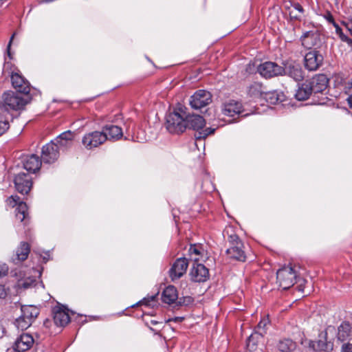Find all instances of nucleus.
I'll use <instances>...</instances> for the list:
<instances>
[{"mask_svg": "<svg viewBox=\"0 0 352 352\" xmlns=\"http://www.w3.org/2000/svg\"><path fill=\"white\" fill-rule=\"evenodd\" d=\"M186 107H179L166 116L165 126L172 134H180L186 129Z\"/></svg>", "mask_w": 352, "mask_h": 352, "instance_id": "obj_1", "label": "nucleus"}, {"mask_svg": "<svg viewBox=\"0 0 352 352\" xmlns=\"http://www.w3.org/2000/svg\"><path fill=\"white\" fill-rule=\"evenodd\" d=\"M186 129H191L196 131L195 138L196 142L202 141L209 135L215 131L214 128L208 127L203 129L206 122L202 116L195 114H187L186 116Z\"/></svg>", "mask_w": 352, "mask_h": 352, "instance_id": "obj_2", "label": "nucleus"}, {"mask_svg": "<svg viewBox=\"0 0 352 352\" xmlns=\"http://www.w3.org/2000/svg\"><path fill=\"white\" fill-rule=\"evenodd\" d=\"M20 92L16 93L12 91H8L2 95L3 106L6 110H20L30 102V97Z\"/></svg>", "mask_w": 352, "mask_h": 352, "instance_id": "obj_3", "label": "nucleus"}, {"mask_svg": "<svg viewBox=\"0 0 352 352\" xmlns=\"http://www.w3.org/2000/svg\"><path fill=\"white\" fill-rule=\"evenodd\" d=\"M3 71L4 72L8 71V73L10 75L12 85L17 92L28 95L30 91V84L20 74L17 68H12L10 63L6 62L3 66Z\"/></svg>", "mask_w": 352, "mask_h": 352, "instance_id": "obj_4", "label": "nucleus"}, {"mask_svg": "<svg viewBox=\"0 0 352 352\" xmlns=\"http://www.w3.org/2000/svg\"><path fill=\"white\" fill-rule=\"evenodd\" d=\"M336 329L333 326H328L325 331L322 332L319 336V340L317 341H311L309 343V348L316 351H331L333 350V344L331 341V335L334 336Z\"/></svg>", "mask_w": 352, "mask_h": 352, "instance_id": "obj_5", "label": "nucleus"}, {"mask_svg": "<svg viewBox=\"0 0 352 352\" xmlns=\"http://www.w3.org/2000/svg\"><path fill=\"white\" fill-rule=\"evenodd\" d=\"M229 248L226 250V254L230 258L244 262L246 256L244 252V245L241 240L236 234H232L228 239Z\"/></svg>", "mask_w": 352, "mask_h": 352, "instance_id": "obj_6", "label": "nucleus"}, {"mask_svg": "<svg viewBox=\"0 0 352 352\" xmlns=\"http://www.w3.org/2000/svg\"><path fill=\"white\" fill-rule=\"evenodd\" d=\"M276 278L280 287L285 290L295 284L296 273L291 265H287L278 270Z\"/></svg>", "mask_w": 352, "mask_h": 352, "instance_id": "obj_7", "label": "nucleus"}, {"mask_svg": "<svg viewBox=\"0 0 352 352\" xmlns=\"http://www.w3.org/2000/svg\"><path fill=\"white\" fill-rule=\"evenodd\" d=\"M338 340L342 343L340 352H352V327L349 322H343L338 328Z\"/></svg>", "mask_w": 352, "mask_h": 352, "instance_id": "obj_8", "label": "nucleus"}, {"mask_svg": "<svg viewBox=\"0 0 352 352\" xmlns=\"http://www.w3.org/2000/svg\"><path fill=\"white\" fill-rule=\"evenodd\" d=\"M258 73L265 78H272L278 76H283V67L271 61L261 63L257 67Z\"/></svg>", "mask_w": 352, "mask_h": 352, "instance_id": "obj_9", "label": "nucleus"}, {"mask_svg": "<svg viewBox=\"0 0 352 352\" xmlns=\"http://www.w3.org/2000/svg\"><path fill=\"white\" fill-rule=\"evenodd\" d=\"M212 94L210 91L199 89L190 96L189 103L194 109H201L212 102Z\"/></svg>", "mask_w": 352, "mask_h": 352, "instance_id": "obj_10", "label": "nucleus"}, {"mask_svg": "<svg viewBox=\"0 0 352 352\" xmlns=\"http://www.w3.org/2000/svg\"><path fill=\"white\" fill-rule=\"evenodd\" d=\"M106 140L107 134L95 131L85 134L82 138V144L87 149L91 150L102 144Z\"/></svg>", "mask_w": 352, "mask_h": 352, "instance_id": "obj_11", "label": "nucleus"}, {"mask_svg": "<svg viewBox=\"0 0 352 352\" xmlns=\"http://www.w3.org/2000/svg\"><path fill=\"white\" fill-rule=\"evenodd\" d=\"M323 56L319 51L311 50L307 52L304 57V65L306 69L310 72L318 70L323 63Z\"/></svg>", "mask_w": 352, "mask_h": 352, "instance_id": "obj_12", "label": "nucleus"}, {"mask_svg": "<svg viewBox=\"0 0 352 352\" xmlns=\"http://www.w3.org/2000/svg\"><path fill=\"white\" fill-rule=\"evenodd\" d=\"M58 147L54 141H51L43 146L41 160L43 163L52 164L58 160Z\"/></svg>", "mask_w": 352, "mask_h": 352, "instance_id": "obj_13", "label": "nucleus"}, {"mask_svg": "<svg viewBox=\"0 0 352 352\" xmlns=\"http://www.w3.org/2000/svg\"><path fill=\"white\" fill-rule=\"evenodd\" d=\"M300 41L307 49L319 47L321 45L320 33L316 29L307 31L300 36Z\"/></svg>", "mask_w": 352, "mask_h": 352, "instance_id": "obj_14", "label": "nucleus"}, {"mask_svg": "<svg viewBox=\"0 0 352 352\" xmlns=\"http://www.w3.org/2000/svg\"><path fill=\"white\" fill-rule=\"evenodd\" d=\"M188 266V261L185 257H181L175 260L169 270V276L173 281L178 280L186 272Z\"/></svg>", "mask_w": 352, "mask_h": 352, "instance_id": "obj_15", "label": "nucleus"}, {"mask_svg": "<svg viewBox=\"0 0 352 352\" xmlns=\"http://www.w3.org/2000/svg\"><path fill=\"white\" fill-rule=\"evenodd\" d=\"M7 204L12 208L17 206L16 208V217L21 222L28 217V206L25 202L20 201V197L17 195H12L6 200Z\"/></svg>", "mask_w": 352, "mask_h": 352, "instance_id": "obj_16", "label": "nucleus"}, {"mask_svg": "<svg viewBox=\"0 0 352 352\" xmlns=\"http://www.w3.org/2000/svg\"><path fill=\"white\" fill-rule=\"evenodd\" d=\"M16 190L22 195L28 194L32 188V177L27 173H20L14 179Z\"/></svg>", "mask_w": 352, "mask_h": 352, "instance_id": "obj_17", "label": "nucleus"}, {"mask_svg": "<svg viewBox=\"0 0 352 352\" xmlns=\"http://www.w3.org/2000/svg\"><path fill=\"white\" fill-rule=\"evenodd\" d=\"M221 111L224 116L233 117L235 115L242 114L244 110L241 102L229 99L222 104Z\"/></svg>", "mask_w": 352, "mask_h": 352, "instance_id": "obj_18", "label": "nucleus"}, {"mask_svg": "<svg viewBox=\"0 0 352 352\" xmlns=\"http://www.w3.org/2000/svg\"><path fill=\"white\" fill-rule=\"evenodd\" d=\"M190 279L194 282H205L209 278V271L204 265L194 263L190 270Z\"/></svg>", "mask_w": 352, "mask_h": 352, "instance_id": "obj_19", "label": "nucleus"}, {"mask_svg": "<svg viewBox=\"0 0 352 352\" xmlns=\"http://www.w3.org/2000/svg\"><path fill=\"white\" fill-rule=\"evenodd\" d=\"M54 321L56 326L64 327L70 321L69 310L63 305L56 306L53 309Z\"/></svg>", "mask_w": 352, "mask_h": 352, "instance_id": "obj_20", "label": "nucleus"}, {"mask_svg": "<svg viewBox=\"0 0 352 352\" xmlns=\"http://www.w3.org/2000/svg\"><path fill=\"white\" fill-rule=\"evenodd\" d=\"M30 252V246L26 242H21L15 252L10 258V261L15 265L20 264L28 258Z\"/></svg>", "mask_w": 352, "mask_h": 352, "instance_id": "obj_21", "label": "nucleus"}, {"mask_svg": "<svg viewBox=\"0 0 352 352\" xmlns=\"http://www.w3.org/2000/svg\"><path fill=\"white\" fill-rule=\"evenodd\" d=\"M34 344V338L28 333L21 334L15 341L14 349L19 352H23L30 349Z\"/></svg>", "mask_w": 352, "mask_h": 352, "instance_id": "obj_22", "label": "nucleus"}, {"mask_svg": "<svg viewBox=\"0 0 352 352\" xmlns=\"http://www.w3.org/2000/svg\"><path fill=\"white\" fill-rule=\"evenodd\" d=\"M311 86L313 93H321L324 91L328 85V78L324 74H318L308 80Z\"/></svg>", "mask_w": 352, "mask_h": 352, "instance_id": "obj_23", "label": "nucleus"}, {"mask_svg": "<svg viewBox=\"0 0 352 352\" xmlns=\"http://www.w3.org/2000/svg\"><path fill=\"white\" fill-rule=\"evenodd\" d=\"M283 75H287L296 81H300L303 79V71L301 66L295 63L288 64L283 67Z\"/></svg>", "mask_w": 352, "mask_h": 352, "instance_id": "obj_24", "label": "nucleus"}, {"mask_svg": "<svg viewBox=\"0 0 352 352\" xmlns=\"http://www.w3.org/2000/svg\"><path fill=\"white\" fill-rule=\"evenodd\" d=\"M41 163L42 160L39 159L38 156L32 154L24 160L23 167L29 172L35 173L39 170Z\"/></svg>", "mask_w": 352, "mask_h": 352, "instance_id": "obj_25", "label": "nucleus"}, {"mask_svg": "<svg viewBox=\"0 0 352 352\" xmlns=\"http://www.w3.org/2000/svg\"><path fill=\"white\" fill-rule=\"evenodd\" d=\"M312 93L311 86L308 80H306L299 85L295 94V98L299 101H304L308 99Z\"/></svg>", "mask_w": 352, "mask_h": 352, "instance_id": "obj_26", "label": "nucleus"}, {"mask_svg": "<svg viewBox=\"0 0 352 352\" xmlns=\"http://www.w3.org/2000/svg\"><path fill=\"white\" fill-rule=\"evenodd\" d=\"M162 301L170 305L174 303L178 299V293L177 289L173 285L166 287L162 294Z\"/></svg>", "mask_w": 352, "mask_h": 352, "instance_id": "obj_27", "label": "nucleus"}, {"mask_svg": "<svg viewBox=\"0 0 352 352\" xmlns=\"http://www.w3.org/2000/svg\"><path fill=\"white\" fill-rule=\"evenodd\" d=\"M104 134H107V140H118L122 136V129L116 125L107 124L103 129L102 131Z\"/></svg>", "mask_w": 352, "mask_h": 352, "instance_id": "obj_28", "label": "nucleus"}, {"mask_svg": "<svg viewBox=\"0 0 352 352\" xmlns=\"http://www.w3.org/2000/svg\"><path fill=\"white\" fill-rule=\"evenodd\" d=\"M283 92L278 90H274L264 93L263 98L270 104H276L282 102L285 100Z\"/></svg>", "mask_w": 352, "mask_h": 352, "instance_id": "obj_29", "label": "nucleus"}, {"mask_svg": "<svg viewBox=\"0 0 352 352\" xmlns=\"http://www.w3.org/2000/svg\"><path fill=\"white\" fill-rule=\"evenodd\" d=\"M335 30L336 34L342 41L346 42L349 46H352V40L346 34L348 32L350 34H352V28H350L348 24L343 23V28L336 25Z\"/></svg>", "mask_w": 352, "mask_h": 352, "instance_id": "obj_30", "label": "nucleus"}, {"mask_svg": "<svg viewBox=\"0 0 352 352\" xmlns=\"http://www.w3.org/2000/svg\"><path fill=\"white\" fill-rule=\"evenodd\" d=\"M21 315L25 318H28L29 320L34 322L39 314V310L34 306L32 305H23L21 307Z\"/></svg>", "mask_w": 352, "mask_h": 352, "instance_id": "obj_31", "label": "nucleus"}, {"mask_svg": "<svg viewBox=\"0 0 352 352\" xmlns=\"http://www.w3.org/2000/svg\"><path fill=\"white\" fill-rule=\"evenodd\" d=\"M296 348V344L291 339H284L278 344L276 352H293Z\"/></svg>", "mask_w": 352, "mask_h": 352, "instance_id": "obj_32", "label": "nucleus"}, {"mask_svg": "<svg viewBox=\"0 0 352 352\" xmlns=\"http://www.w3.org/2000/svg\"><path fill=\"white\" fill-rule=\"evenodd\" d=\"M248 94L252 98L263 97L264 93L262 90V84L254 82L248 87Z\"/></svg>", "mask_w": 352, "mask_h": 352, "instance_id": "obj_33", "label": "nucleus"}, {"mask_svg": "<svg viewBox=\"0 0 352 352\" xmlns=\"http://www.w3.org/2000/svg\"><path fill=\"white\" fill-rule=\"evenodd\" d=\"M157 304V294L148 296L144 298L142 300L138 302L136 304L132 305V307H135L137 305H144L148 307L153 308Z\"/></svg>", "mask_w": 352, "mask_h": 352, "instance_id": "obj_34", "label": "nucleus"}, {"mask_svg": "<svg viewBox=\"0 0 352 352\" xmlns=\"http://www.w3.org/2000/svg\"><path fill=\"white\" fill-rule=\"evenodd\" d=\"M261 336V333L256 332L252 333L248 338L246 342L247 349L250 351H254L257 346V340Z\"/></svg>", "mask_w": 352, "mask_h": 352, "instance_id": "obj_35", "label": "nucleus"}, {"mask_svg": "<svg viewBox=\"0 0 352 352\" xmlns=\"http://www.w3.org/2000/svg\"><path fill=\"white\" fill-rule=\"evenodd\" d=\"M33 322L29 320L28 318H25L22 316H20L15 320V325L18 329L25 330L27 329Z\"/></svg>", "mask_w": 352, "mask_h": 352, "instance_id": "obj_36", "label": "nucleus"}, {"mask_svg": "<svg viewBox=\"0 0 352 352\" xmlns=\"http://www.w3.org/2000/svg\"><path fill=\"white\" fill-rule=\"evenodd\" d=\"M36 279L32 277H28L24 279L19 280L18 287L23 289H28L35 285Z\"/></svg>", "mask_w": 352, "mask_h": 352, "instance_id": "obj_37", "label": "nucleus"}, {"mask_svg": "<svg viewBox=\"0 0 352 352\" xmlns=\"http://www.w3.org/2000/svg\"><path fill=\"white\" fill-rule=\"evenodd\" d=\"M9 122L5 114L0 113V136L9 129Z\"/></svg>", "mask_w": 352, "mask_h": 352, "instance_id": "obj_38", "label": "nucleus"}, {"mask_svg": "<svg viewBox=\"0 0 352 352\" xmlns=\"http://www.w3.org/2000/svg\"><path fill=\"white\" fill-rule=\"evenodd\" d=\"M190 254H195L196 256L201 255L204 252V248L201 244H191L188 250Z\"/></svg>", "mask_w": 352, "mask_h": 352, "instance_id": "obj_39", "label": "nucleus"}, {"mask_svg": "<svg viewBox=\"0 0 352 352\" xmlns=\"http://www.w3.org/2000/svg\"><path fill=\"white\" fill-rule=\"evenodd\" d=\"M53 141H54L55 144L58 145V151L60 150L66 149L72 145V143L65 141V140H63L57 138L56 139H54Z\"/></svg>", "mask_w": 352, "mask_h": 352, "instance_id": "obj_40", "label": "nucleus"}, {"mask_svg": "<svg viewBox=\"0 0 352 352\" xmlns=\"http://www.w3.org/2000/svg\"><path fill=\"white\" fill-rule=\"evenodd\" d=\"M56 138L72 143L74 134L71 131L69 130L62 133Z\"/></svg>", "mask_w": 352, "mask_h": 352, "instance_id": "obj_41", "label": "nucleus"}, {"mask_svg": "<svg viewBox=\"0 0 352 352\" xmlns=\"http://www.w3.org/2000/svg\"><path fill=\"white\" fill-rule=\"evenodd\" d=\"M8 266L7 264L0 263V277H3L7 275L8 272Z\"/></svg>", "mask_w": 352, "mask_h": 352, "instance_id": "obj_42", "label": "nucleus"}, {"mask_svg": "<svg viewBox=\"0 0 352 352\" xmlns=\"http://www.w3.org/2000/svg\"><path fill=\"white\" fill-rule=\"evenodd\" d=\"M324 18L329 23H332L334 28H336V25H338V24L336 23V21H334L333 15L329 12H327L324 14Z\"/></svg>", "mask_w": 352, "mask_h": 352, "instance_id": "obj_43", "label": "nucleus"}, {"mask_svg": "<svg viewBox=\"0 0 352 352\" xmlns=\"http://www.w3.org/2000/svg\"><path fill=\"white\" fill-rule=\"evenodd\" d=\"M344 95L346 96V100L350 109H352V94H350L348 91H345Z\"/></svg>", "mask_w": 352, "mask_h": 352, "instance_id": "obj_44", "label": "nucleus"}, {"mask_svg": "<svg viewBox=\"0 0 352 352\" xmlns=\"http://www.w3.org/2000/svg\"><path fill=\"white\" fill-rule=\"evenodd\" d=\"M7 296V291L3 285L0 284V298L3 299Z\"/></svg>", "mask_w": 352, "mask_h": 352, "instance_id": "obj_45", "label": "nucleus"}, {"mask_svg": "<svg viewBox=\"0 0 352 352\" xmlns=\"http://www.w3.org/2000/svg\"><path fill=\"white\" fill-rule=\"evenodd\" d=\"M14 36H15V33H14V34L12 35V36H11V38H10V41H9V43H8V46H7L8 55V56H9L10 58H12V57H11V54H10V47H11L12 42V40H13V38H14Z\"/></svg>", "mask_w": 352, "mask_h": 352, "instance_id": "obj_46", "label": "nucleus"}, {"mask_svg": "<svg viewBox=\"0 0 352 352\" xmlns=\"http://www.w3.org/2000/svg\"><path fill=\"white\" fill-rule=\"evenodd\" d=\"M184 317H175L173 318H171V319H169L168 321H174L175 322H182L184 320Z\"/></svg>", "mask_w": 352, "mask_h": 352, "instance_id": "obj_47", "label": "nucleus"}, {"mask_svg": "<svg viewBox=\"0 0 352 352\" xmlns=\"http://www.w3.org/2000/svg\"><path fill=\"white\" fill-rule=\"evenodd\" d=\"M294 8L296 10H298V12H301V13H302V12H303V11H304V10H303V8H302V6H301L300 4H299V3H295V4L294 5Z\"/></svg>", "mask_w": 352, "mask_h": 352, "instance_id": "obj_48", "label": "nucleus"}, {"mask_svg": "<svg viewBox=\"0 0 352 352\" xmlns=\"http://www.w3.org/2000/svg\"><path fill=\"white\" fill-rule=\"evenodd\" d=\"M43 260L45 263L47 262L50 260V252H45V255L43 256Z\"/></svg>", "mask_w": 352, "mask_h": 352, "instance_id": "obj_49", "label": "nucleus"}, {"mask_svg": "<svg viewBox=\"0 0 352 352\" xmlns=\"http://www.w3.org/2000/svg\"><path fill=\"white\" fill-rule=\"evenodd\" d=\"M342 109H343V111H345L346 113H347V114L350 113V111L349 109H347L346 107H343Z\"/></svg>", "mask_w": 352, "mask_h": 352, "instance_id": "obj_50", "label": "nucleus"}, {"mask_svg": "<svg viewBox=\"0 0 352 352\" xmlns=\"http://www.w3.org/2000/svg\"><path fill=\"white\" fill-rule=\"evenodd\" d=\"M252 113H244V114H242L241 116L242 117H246L250 114H252Z\"/></svg>", "mask_w": 352, "mask_h": 352, "instance_id": "obj_51", "label": "nucleus"}, {"mask_svg": "<svg viewBox=\"0 0 352 352\" xmlns=\"http://www.w3.org/2000/svg\"><path fill=\"white\" fill-rule=\"evenodd\" d=\"M348 85H349V89H350L351 87H352V82L349 81V82H348Z\"/></svg>", "mask_w": 352, "mask_h": 352, "instance_id": "obj_52", "label": "nucleus"}, {"mask_svg": "<svg viewBox=\"0 0 352 352\" xmlns=\"http://www.w3.org/2000/svg\"><path fill=\"white\" fill-rule=\"evenodd\" d=\"M151 323H152L153 324H157V321H155V320H151Z\"/></svg>", "mask_w": 352, "mask_h": 352, "instance_id": "obj_53", "label": "nucleus"}, {"mask_svg": "<svg viewBox=\"0 0 352 352\" xmlns=\"http://www.w3.org/2000/svg\"><path fill=\"white\" fill-rule=\"evenodd\" d=\"M262 324H263V322H260L259 324H258V327H261Z\"/></svg>", "mask_w": 352, "mask_h": 352, "instance_id": "obj_54", "label": "nucleus"}, {"mask_svg": "<svg viewBox=\"0 0 352 352\" xmlns=\"http://www.w3.org/2000/svg\"><path fill=\"white\" fill-rule=\"evenodd\" d=\"M195 261L196 262L197 260H199L198 258H194Z\"/></svg>", "mask_w": 352, "mask_h": 352, "instance_id": "obj_55", "label": "nucleus"}]
</instances>
